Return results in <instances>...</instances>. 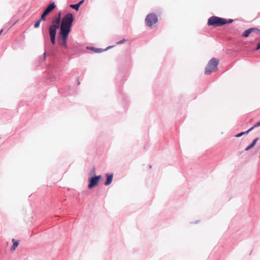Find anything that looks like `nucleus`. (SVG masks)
I'll return each instance as SVG.
<instances>
[{"label":"nucleus","instance_id":"obj_7","mask_svg":"<svg viewBox=\"0 0 260 260\" xmlns=\"http://www.w3.org/2000/svg\"><path fill=\"white\" fill-rule=\"evenodd\" d=\"M101 178V176H96L94 177H91L88 179L89 184L88 185V188H92L96 186L98 183L100 179Z\"/></svg>","mask_w":260,"mask_h":260},{"label":"nucleus","instance_id":"obj_11","mask_svg":"<svg viewBox=\"0 0 260 260\" xmlns=\"http://www.w3.org/2000/svg\"><path fill=\"white\" fill-rule=\"evenodd\" d=\"M84 2L85 0H80L76 4H70L69 7L77 12L79 11L80 6L84 3Z\"/></svg>","mask_w":260,"mask_h":260},{"label":"nucleus","instance_id":"obj_2","mask_svg":"<svg viewBox=\"0 0 260 260\" xmlns=\"http://www.w3.org/2000/svg\"><path fill=\"white\" fill-rule=\"evenodd\" d=\"M75 18L71 12L66 14L61 20L60 29L58 32H71Z\"/></svg>","mask_w":260,"mask_h":260},{"label":"nucleus","instance_id":"obj_12","mask_svg":"<svg viewBox=\"0 0 260 260\" xmlns=\"http://www.w3.org/2000/svg\"><path fill=\"white\" fill-rule=\"evenodd\" d=\"M106 176H107V180L105 183V185L107 186V185H110L111 183L112 180H113V174H107L106 175Z\"/></svg>","mask_w":260,"mask_h":260},{"label":"nucleus","instance_id":"obj_3","mask_svg":"<svg viewBox=\"0 0 260 260\" xmlns=\"http://www.w3.org/2000/svg\"><path fill=\"white\" fill-rule=\"evenodd\" d=\"M244 25L242 23H234L232 28L227 31L226 32H260V29L255 27H251L244 29Z\"/></svg>","mask_w":260,"mask_h":260},{"label":"nucleus","instance_id":"obj_24","mask_svg":"<svg viewBox=\"0 0 260 260\" xmlns=\"http://www.w3.org/2000/svg\"><path fill=\"white\" fill-rule=\"evenodd\" d=\"M249 34H243V36L244 37H247L249 36Z\"/></svg>","mask_w":260,"mask_h":260},{"label":"nucleus","instance_id":"obj_9","mask_svg":"<svg viewBox=\"0 0 260 260\" xmlns=\"http://www.w3.org/2000/svg\"><path fill=\"white\" fill-rule=\"evenodd\" d=\"M56 8V5L54 2H50L43 12L48 15L52 10Z\"/></svg>","mask_w":260,"mask_h":260},{"label":"nucleus","instance_id":"obj_10","mask_svg":"<svg viewBox=\"0 0 260 260\" xmlns=\"http://www.w3.org/2000/svg\"><path fill=\"white\" fill-rule=\"evenodd\" d=\"M69 34H60L58 38V43L61 46H66V40Z\"/></svg>","mask_w":260,"mask_h":260},{"label":"nucleus","instance_id":"obj_26","mask_svg":"<svg viewBox=\"0 0 260 260\" xmlns=\"http://www.w3.org/2000/svg\"><path fill=\"white\" fill-rule=\"evenodd\" d=\"M111 47H111V46H109V47L106 49V50H107V49H109V48H111Z\"/></svg>","mask_w":260,"mask_h":260},{"label":"nucleus","instance_id":"obj_19","mask_svg":"<svg viewBox=\"0 0 260 260\" xmlns=\"http://www.w3.org/2000/svg\"><path fill=\"white\" fill-rule=\"evenodd\" d=\"M62 15V11L61 10L58 11L57 13V16L55 17V18H59V20H61L62 18L61 16Z\"/></svg>","mask_w":260,"mask_h":260},{"label":"nucleus","instance_id":"obj_17","mask_svg":"<svg viewBox=\"0 0 260 260\" xmlns=\"http://www.w3.org/2000/svg\"><path fill=\"white\" fill-rule=\"evenodd\" d=\"M51 42L53 44L55 42V35L56 34H50Z\"/></svg>","mask_w":260,"mask_h":260},{"label":"nucleus","instance_id":"obj_4","mask_svg":"<svg viewBox=\"0 0 260 260\" xmlns=\"http://www.w3.org/2000/svg\"><path fill=\"white\" fill-rule=\"evenodd\" d=\"M158 16L154 12H151L148 14L145 18V23L146 25L150 28H155L156 24L158 22Z\"/></svg>","mask_w":260,"mask_h":260},{"label":"nucleus","instance_id":"obj_16","mask_svg":"<svg viewBox=\"0 0 260 260\" xmlns=\"http://www.w3.org/2000/svg\"><path fill=\"white\" fill-rule=\"evenodd\" d=\"M87 48L88 49H90V50H93L94 52H96V53H99V52H102V49H95L92 47H87Z\"/></svg>","mask_w":260,"mask_h":260},{"label":"nucleus","instance_id":"obj_23","mask_svg":"<svg viewBox=\"0 0 260 260\" xmlns=\"http://www.w3.org/2000/svg\"><path fill=\"white\" fill-rule=\"evenodd\" d=\"M4 30H6V29H5V28L2 27V28L0 29V33L4 32Z\"/></svg>","mask_w":260,"mask_h":260},{"label":"nucleus","instance_id":"obj_21","mask_svg":"<svg viewBox=\"0 0 260 260\" xmlns=\"http://www.w3.org/2000/svg\"><path fill=\"white\" fill-rule=\"evenodd\" d=\"M249 132V131H248H248H246V132H242V133H239V134H237V135H236V137H241L242 135H243V134H246V133H248Z\"/></svg>","mask_w":260,"mask_h":260},{"label":"nucleus","instance_id":"obj_18","mask_svg":"<svg viewBox=\"0 0 260 260\" xmlns=\"http://www.w3.org/2000/svg\"><path fill=\"white\" fill-rule=\"evenodd\" d=\"M41 22L40 21H39V19H37L34 23V27L36 28L39 27Z\"/></svg>","mask_w":260,"mask_h":260},{"label":"nucleus","instance_id":"obj_15","mask_svg":"<svg viewBox=\"0 0 260 260\" xmlns=\"http://www.w3.org/2000/svg\"><path fill=\"white\" fill-rule=\"evenodd\" d=\"M47 14H45V13H44V12H43V13H42L39 19V21H40L41 22H42V21H46V16H47Z\"/></svg>","mask_w":260,"mask_h":260},{"label":"nucleus","instance_id":"obj_5","mask_svg":"<svg viewBox=\"0 0 260 260\" xmlns=\"http://www.w3.org/2000/svg\"><path fill=\"white\" fill-rule=\"evenodd\" d=\"M219 63V60L216 58H212L208 62L205 70V73L206 75H210L212 72L217 70V66Z\"/></svg>","mask_w":260,"mask_h":260},{"label":"nucleus","instance_id":"obj_14","mask_svg":"<svg viewBox=\"0 0 260 260\" xmlns=\"http://www.w3.org/2000/svg\"><path fill=\"white\" fill-rule=\"evenodd\" d=\"M258 139L257 138H256L252 142V143L249 145L248 147H247L245 149L246 150H248L251 148H252L256 144L257 141Z\"/></svg>","mask_w":260,"mask_h":260},{"label":"nucleus","instance_id":"obj_8","mask_svg":"<svg viewBox=\"0 0 260 260\" xmlns=\"http://www.w3.org/2000/svg\"><path fill=\"white\" fill-rule=\"evenodd\" d=\"M18 21V19L15 16L12 17L10 20L6 23L3 27L6 29V32L8 31Z\"/></svg>","mask_w":260,"mask_h":260},{"label":"nucleus","instance_id":"obj_20","mask_svg":"<svg viewBox=\"0 0 260 260\" xmlns=\"http://www.w3.org/2000/svg\"><path fill=\"white\" fill-rule=\"evenodd\" d=\"M260 126V121L257 122L253 126L251 127L250 129H248V131H251L253 128H254L256 127Z\"/></svg>","mask_w":260,"mask_h":260},{"label":"nucleus","instance_id":"obj_25","mask_svg":"<svg viewBox=\"0 0 260 260\" xmlns=\"http://www.w3.org/2000/svg\"><path fill=\"white\" fill-rule=\"evenodd\" d=\"M256 50H259L260 49V43H258V44L257 45V46L256 48Z\"/></svg>","mask_w":260,"mask_h":260},{"label":"nucleus","instance_id":"obj_1","mask_svg":"<svg viewBox=\"0 0 260 260\" xmlns=\"http://www.w3.org/2000/svg\"><path fill=\"white\" fill-rule=\"evenodd\" d=\"M235 20L231 18H225L215 15L210 17L207 20V25L214 28L224 26L226 29L230 28L229 24H232Z\"/></svg>","mask_w":260,"mask_h":260},{"label":"nucleus","instance_id":"obj_6","mask_svg":"<svg viewBox=\"0 0 260 260\" xmlns=\"http://www.w3.org/2000/svg\"><path fill=\"white\" fill-rule=\"evenodd\" d=\"M61 20L59 18H54L51 22V24L49 28L48 32H58L57 30L60 29L61 27Z\"/></svg>","mask_w":260,"mask_h":260},{"label":"nucleus","instance_id":"obj_22","mask_svg":"<svg viewBox=\"0 0 260 260\" xmlns=\"http://www.w3.org/2000/svg\"><path fill=\"white\" fill-rule=\"evenodd\" d=\"M125 41V39H123L119 42H117L116 43L117 44H122L123 43H124V42Z\"/></svg>","mask_w":260,"mask_h":260},{"label":"nucleus","instance_id":"obj_13","mask_svg":"<svg viewBox=\"0 0 260 260\" xmlns=\"http://www.w3.org/2000/svg\"><path fill=\"white\" fill-rule=\"evenodd\" d=\"M12 242L13 243V245L11 247V250L14 251L16 249V247L18 246L19 243H18V242L14 239H13L12 240Z\"/></svg>","mask_w":260,"mask_h":260}]
</instances>
